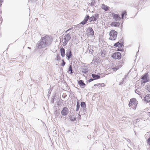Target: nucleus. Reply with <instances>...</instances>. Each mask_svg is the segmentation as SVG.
Segmentation results:
<instances>
[{
    "label": "nucleus",
    "instance_id": "nucleus-20",
    "mask_svg": "<svg viewBox=\"0 0 150 150\" xmlns=\"http://www.w3.org/2000/svg\"><path fill=\"white\" fill-rule=\"evenodd\" d=\"M142 79L145 80V82L149 81V80L147 78V76L146 75H144L142 77Z\"/></svg>",
    "mask_w": 150,
    "mask_h": 150
},
{
    "label": "nucleus",
    "instance_id": "nucleus-28",
    "mask_svg": "<svg viewBox=\"0 0 150 150\" xmlns=\"http://www.w3.org/2000/svg\"><path fill=\"white\" fill-rule=\"evenodd\" d=\"M81 107H86V104H81Z\"/></svg>",
    "mask_w": 150,
    "mask_h": 150
},
{
    "label": "nucleus",
    "instance_id": "nucleus-23",
    "mask_svg": "<svg viewBox=\"0 0 150 150\" xmlns=\"http://www.w3.org/2000/svg\"><path fill=\"white\" fill-rule=\"evenodd\" d=\"M127 15V12L125 11H124L122 12V18L123 19L124 16H126Z\"/></svg>",
    "mask_w": 150,
    "mask_h": 150
},
{
    "label": "nucleus",
    "instance_id": "nucleus-1",
    "mask_svg": "<svg viewBox=\"0 0 150 150\" xmlns=\"http://www.w3.org/2000/svg\"><path fill=\"white\" fill-rule=\"evenodd\" d=\"M47 44V40L45 37H43L38 44V47L40 48L46 47Z\"/></svg>",
    "mask_w": 150,
    "mask_h": 150
},
{
    "label": "nucleus",
    "instance_id": "nucleus-16",
    "mask_svg": "<svg viewBox=\"0 0 150 150\" xmlns=\"http://www.w3.org/2000/svg\"><path fill=\"white\" fill-rule=\"evenodd\" d=\"M66 55L68 59H69L72 55L71 52L70 50L67 52L66 53Z\"/></svg>",
    "mask_w": 150,
    "mask_h": 150
},
{
    "label": "nucleus",
    "instance_id": "nucleus-26",
    "mask_svg": "<svg viewBox=\"0 0 150 150\" xmlns=\"http://www.w3.org/2000/svg\"><path fill=\"white\" fill-rule=\"evenodd\" d=\"M62 63L61 64V66H64L65 64H66V63L64 61V60L63 59L62 60Z\"/></svg>",
    "mask_w": 150,
    "mask_h": 150
},
{
    "label": "nucleus",
    "instance_id": "nucleus-27",
    "mask_svg": "<svg viewBox=\"0 0 150 150\" xmlns=\"http://www.w3.org/2000/svg\"><path fill=\"white\" fill-rule=\"evenodd\" d=\"M76 107H77V108H76V110L77 111H78L79 110V107H80L79 104H77Z\"/></svg>",
    "mask_w": 150,
    "mask_h": 150
},
{
    "label": "nucleus",
    "instance_id": "nucleus-12",
    "mask_svg": "<svg viewBox=\"0 0 150 150\" xmlns=\"http://www.w3.org/2000/svg\"><path fill=\"white\" fill-rule=\"evenodd\" d=\"M101 8L104 10L105 11H107L109 10V9L110 8L109 7L103 4L101 5Z\"/></svg>",
    "mask_w": 150,
    "mask_h": 150
},
{
    "label": "nucleus",
    "instance_id": "nucleus-32",
    "mask_svg": "<svg viewBox=\"0 0 150 150\" xmlns=\"http://www.w3.org/2000/svg\"><path fill=\"white\" fill-rule=\"evenodd\" d=\"M71 30V29H69L67 31H66V32L67 31H69V30Z\"/></svg>",
    "mask_w": 150,
    "mask_h": 150
},
{
    "label": "nucleus",
    "instance_id": "nucleus-15",
    "mask_svg": "<svg viewBox=\"0 0 150 150\" xmlns=\"http://www.w3.org/2000/svg\"><path fill=\"white\" fill-rule=\"evenodd\" d=\"M129 106L131 109L135 110L137 106V104H129Z\"/></svg>",
    "mask_w": 150,
    "mask_h": 150
},
{
    "label": "nucleus",
    "instance_id": "nucleus-11",
    "mask_svg": "<svg viewBox=\"0 0 150 150\" xmlns=\"http://www.w3.org/2000/svg\"><path fill=\"white\" fill-rule=\"evenodd\" d=\"M110 25L112 26L117 27L120 25V23L119 22H113L110 23Z\"/></svg>",
    "mask_w": 150,
    "mask_h": 150
},
{
    "label": "nucleus",
    "instance_id": "nucleus-24",
    "mask_svg": "<svg viewBox=\"0 0 150 150\" xmlns=\"http://www.w3.org/2000/svg\"><path fill=\"white\" fill-rule=\"evenodd\" d=\"M147 142L148 144L150 146V137L147 139Z\"/></svg>",
    "mask_w": 150,
    "mask_h": 150
},
{
    "label": "nucleus",
    "instance_id": "nucleus-2",
    "mask_svg": "<svg viewBox=\"0 0 150 150\" xmlns=\"http://www.w3.org/2000/svg\"><path fill=\"white\" fill-rule=\"evenodd\" d=\"M117 33L114 30H111L110 32L109 39L110 40H115L117 37Z\"/></svg>",
    "mask_w": 150,
    "mask_h": 150
},
{
    "label": "nucleus",
    "instance_id": "nucleus-10",
    "mask_svg": "<svg viewBox=\"0 0 150 150\" xmlns=\"http://www.w3.org/2000/svg\"><path fill=\"white\" fill-rule=\"evenodd\" d=\"M98 18V15H95L94 16H93L89 18V21L91 22L92 21H96Z\"/></svg>",
    "mask_w": 150,
    "mask_h": 150
},
{
    "label": "nucleus",
    "instance_id": "nucleus-29",
    "mask_svg": "<svg viewBox=\"0 0 150 150\" xmlns=\"http://www.w3.org/2000/svg\"><path fill=\"white\" fill-rule=\"evenodd\" d=\"M60 59H61V57L59 56H57V60H59Z\"/></svg>",
    "mask_w": 150,
    "mask_h": 150
},
{
    "label": "nucleus",
    "instance_id": "nucleus-22",
    "mask_svg": "<svg viewBox=\"0 0 150 150\" xmlns=\"http://www.w3.org/2000/svg\"><path fill=\"white\" fill-rule=\"evenodd\" d=\"M72 67L71 65L69 67L68 72L69 73L72 74Z\"/></svg>",
    "mask_w": 150,
    "mask_h": 150
},
{
    "label": "nucleus",
    "instance_id": "nucleus-13",
    "mask_svg": "<svg viewBox=\"0 0 150 150\" xmlns=\"http://www.w3.org/2000/svg\"><path fill=\"white\" fill-rule=\"evenodd\" d=\"M60 52L62 57H64L65 56V51L63 47L60 48Z\"/></svg>",
    "mask_w": 150,
    "mask_h": 150
},
{
    "label": "nucleus",
    "instance_id": "nucleus-34",
    "mask_svg": "<svg viewBox=\"0 0 150 150\" xmlns=\"http://www.w3.org/2000/svg\"><path fill=\"white\" fill-rule=\"evenodd\" d=\"M117 50L118 51H120V50L119 49H118V50Z\"/></svg>",
    "mask_w": 150,
    "mask_h": 150
},
{
    "label": "nucleus",
    "instance_id": "nucleus-31",
    "mask_svg": "<svg viewBox=\"0 0 150 150\" xmlns=\"http://www.w3.org/2000/svg\"><path fill=\"white\" fill-rule=\"evenodd\" d=\"M147 115L149 117H150V112H148L147 113Z\"/></svg>",
    "mask_w": 150,
    "mask_h": 150
},
{
    "label": "nucleus",
    "instance_id": "nucleus-18",
    "mask_svg": "<svg viewBox=\"0 0 150 150\" xmlns=\"http://www.w3.org/2000/svg\"><path fill=\"white\" fill-rule=\"evenodd\" d=\"M92 76L94 80L99 79L100 78V76H99L94 74H92Z\"/></svg>",
    "mask_w": 150,
    "mask_h": 150
},
{
    "label": "nucleus",
    "instance_id": "nucleus-33",
    "mask_svg": "<svg viewBox=\"0 0 150 150\" xmlns=\"http://www.w3.org/2000/svg\"><path fill=\"white\" fill-rule=\"evenodd\" d=\"M81 103H85L84 102H81Z\"/></svg>",
    "mask_w": 150,
    "mask_h": 150
},
{
    "label": "nucleus",
    "instance_id": "nucleus-5",
    "mask_svg": "<svg viewBox=\"0 0 150 150\" xmlns=\"http://www.w3.org/2000/svg\"><path fill=\"white\" fill-rule=\"evenodd\" d=\"M61 114L62 115L65 116L67 115L68 112V109L67 108H64L61 111Z\"/></svg>",
    "mask_w": 150,
    "mask_h": 150
},
{
    "label": "nucleus",
    "instance_id": "nucleus-25",
    "mask_svg": "<svg viewBox=\"0 0 150 150\" xmlns=\"http://www.w3.org/2000/svg\"><path fill=\"white\" fill-rule=\"evenodd\" d=\"M146 90L149 92H150V85H148L146 88Z\"/></svg>",
    "mask_w": 150,
    "mask_h": 150
},
{
    "label": "nucleus",
    "instance_id": "nucleus-21",
    "mask_svg": "<svg viewBox=\"0 0 150 150\" xmlns=\"http://www.w3.org/2000/svg\"><path fill=\"white\" fill-rule=\"evenodd\" d=\"M130 102L131 103H136L137 102V101L135 98H133L131 99Z\"/></svg>",
    "mask_w": 150,
    "mask_h": 150
},
{
    "label": "nucleus",
    "instance_id": "nucleus-7",
    "mask_svg": "<svg viewBox=\"0 0 150 150\" xmlns=\"http://www.w3.org/2000/svg\"><path fill=\"white\" fill-rule=\"evenodd\" d=\"M123 45V43L121 42V41L119 40L118 42L115 43L114 46L115 47H121Z\"/></svg>",
    "mask_w": 150,
    "mask_h": 150
},
{
    "label": "nucleus",
    "instance_id": "nucleus-9",
    "mask_svg": "<svg viewBox=\"0 0 150 150\" xmlns=\"http://www.w3.org/2000/svg\"><path fill=\"white\" fill-rule=\"evenodd\" d=\"M113 18L115 21H119L121 19V18L120 17L119 15L117 14H114L112 15Z\"/></svg>",
    "mask_w": 150,
    "mask_h": 150
},
{
    "label": "nucleus",
    "instance_id": "nucleus-4",
    "mask_svg": "<svg viewBox=\"0 0 150 150\" xmlns=\"http://www.w3.org/2000/svg\"><path fill=\"white\" fill-rule=\"evenodd\" d=\"M71 38V36L69 34H68L65 35L64 38V41L63 43V45L65 46Z\"/></svg>",
    "mask_w": 150,
    "mask_h": 150
},
{
    "label": "nucleus",
    "instance_id": "nucleus-17",
    "mask_svg": "<svg viewBox=\"0 0 150 150\" xmlns=\"http://www.w3.org/2000/svg\"><path fill=\"white\" fill-rule=\"evenodd\" d=\"M144 100L146 102H150V94H147L144 97Z\"/></svg>",
    "mask_w": 150,
    "mask_h": 150
},
{
    "label": "nucleus",
    "instance_id": "nucleus-3",
    "mask_svg": "<svg viewBox=\"0 0 150 150\" xmlns=\"http://www.w3.org/2000/svg\"><path fill=\"white\" fill-rule=\"evenodd\" d=\"M112 57L116 59H120L121 58V54L119 52H116L112 54Z\"/></svg>",
    "mask_w": 150,
    "mask_h": 150
},
{
    "label": "nucleus",
    "instance_id": "nucleus-6",
    "mask_svg": "<svg viewBox=\"0 0 150 150\" xmlns=\"http://www.w3.org/2000/svg\"><path fill=\"white\" fill-rule=\"evenodd\" d=\"M87 34L89 35H93L94 32L93 30L91 28H89L87 30Z\"/></svg>",
    "mask_w": 150,
    "mask_h": 150
},
{
    "label": "nucleus",
    "instance_id": "nucleus-19",
    "mask_svg": "<svg viewBox=\"0 0 150 150\" xmlns=\"http://www.w3.org/2000/svg\"><path fill=\"white\" fill-rule=\"evenodd\" d=\"M94 86H98V88H100V87H104L105 86V85L104 83H98L96 84H95L94 85Z\"/></svg>",
    "mask_w": 150,
    "mask_h": 150
},
{
    "label": "nucleus",
    "instance_id": "nucleus-8",
    "mask_svg": "<svg viewBox=\"0 0 150 150\" xmlns=\"http://www.w3.org/2000/svg\"><path fill=\"white\" fill-rule=\"evenodd\" d=\"M89 16L88 15H87L85 17L84 19L81 23L80 24L82 25L86 24L88 19H89Z\"/></svg>",
    "mask_w": 150,
    "mask_h": 150
},
{
    "label": "nucleus",
    "instance_id": "nucleus-14",
    "mask_svg": "<svg viewBox=\"0 0 150 150\" xmlns=\"http://www.w3.org/2000/svg\"><path fill=\"white\" fill-rule=\"evenodd\" d=\"M78 84L82 88H84L85 87V84L81 80L79 81Z\"/></svg>",
    "mask_w": 150,
    "mask_h": 150
},
{
    "label": "nucleus",
    "instance_id": "nucleus-30",
    "mask_svg": "<svg viewBox=\"0 0 150 150\" xmlns=\"http://www.w3.org/2000/svg\"><path fill=\"white\" fill-rule=\"evenodd\" d=\"M93 80H94L93 79H90L89 80V82H91V81H92Z\"/></svg>",
    "mask_w": 150,
    "mask_h": 150
}]
</instances>
